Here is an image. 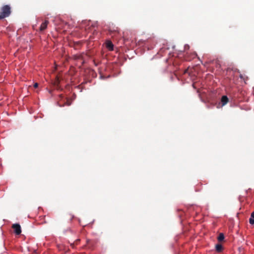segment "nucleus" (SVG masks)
<instances>
[{"label":"nucleus","instance_id":"obj_4","mask_svg":"<svg viewBox=\"0 0 254 254\" xmlns=\"http://www.w3.org/2000/svg\"><path fill=\"white\" fill-rule=\"evenodd\" d=\"M48 23L49 21L48 20H45L44 22H43L40 26V31H43L46 29L47 27Z\"/></svg>","mask_w":254,"mask_h":254},{"label":"nucleus","instance_id":"obj_2","mask_svg":"<svg viewBox=\"0 0 254 254\" xmlns=\"http://www.w3.org/2000/svg\"><path fill=\"white\" fill-rule=\"evenodd\" d=\"M12 228L14 230V233L16 235H19L21 232V227L18 224H14L12 226Z\"/></svg>","mask_w":254,"mask_h":254},{"label":"nucleus","instance_id":"obj_3","mask_svg":"<svg viewBox=\"0 0 254 254\" xmlns=\"http://www.w3.org/2000/svg\"><path fill=\"white\" fill-rule=\"evenodd\" d=\"M106 47L110 51L113 50L114 45L110 41H107L106 43Z\"/></svg>","mask_w":254,"mask_h":254},{"label":"nucleus","instance_id":"obj_7","mask_svg":"<svg viewBox=\"0 0 254 254\" xmlns=\"http://www.w3.org/2000/svg\"><path fill=\"white\" fill-rule=\"evenodd\" d=\"M239 77L241 78V80H244V82L245 84H247V81L248 80V77L247 76H243L241 74L239 75Z\"/></svg>","mask_w":254,"mask_h":254},{"label":"nucleus","instance_id":"obj_10","mask_svg":"<svg viewBox=\"0 0 254 254\" xmlns=\"http://www.w3.org/2000/svg\"><path fill=\"white\" fill-rule=\"evenodd\" d=\"M38 84L37 83H34V88H37V87H38Z\"/></svg>","mask_w":254,"mask_h":254},{"label":"nucleus","instance_id":"obj_5","mask_svg":"<svg viewBox=\"0 0 254 254\" xmlns=\"http://www.w3.org/2000/svg\"><path fill=\"white\" fill-rule=\"evenodd\" d=\"M221 101L222 106H224L225 105H226L227 103V102L228 101V99L226 96H223L221 98Z\"/></svg>","mask_w":254,"mask_h":254},{"label":"nucleus","instance_id":"obj_9","mask_svg":"<svg viewBox=\"0 0 254 254\" xmlns=\"http://www.w3.org/2000/svg\"><path fill=\"white\" fill-rule=\"evenodd\" d=\"M218 240L220 242L223 241L224 239V236L223 233H220L218 237Z\"/></svg>","mask_w":254,"mask_h":254},{"label":"nucleus","instance_id":"obj_6","mask_svg":"<svg viewBox=\"0 0 254 254\" xmlns=\"http://www.w3.org/2000/svg\"><path fill=\"white\" fill-rule=\"evenodd\" d=\"M216 250L218 252H220L223 250V247L221 244H217L215 247Z\"/></svg>","mask_w":254,"mask_h":254},{"label":"nucleus","instance_id":"obj_11","mask_svg":"<svg viewBox=\"0 0 254 254\" xmlns=\"http://www.w3.org/2000/svg\"><path fill=\"white\" fill-rule=\"evenodd\" d=\"M114 31L115 32H119V29L117 27L116 28L115 30H114Z\"/></svg>","mask_w":254,"mask_h":254},{"label":"nucleus","instance_id":"obj_1","mask_svg":"<svg viewBox=\"0 0 254 254\" xmlns=\"http://www.w3.org/2000/svg\"><path fill=\"white\" fill-rule=\"evenodd\" d=\"M11 13V7L9 5H3L0 8V20L8 17Z\"/></svg>","mask_w":254,"mask_h":254},{"label":"nucleus","instance_id":"obj_8","mask_svg":"<svg viewBox=\"0 0 254 254\" xmlns=\"http://www.w3.org/2000/svg\"><path fill=\"white\" fill-rule=\"evenodd\" d=\"M249 222L251 224H254V211L251 214V218L249 219Z\"/></svg>","mask_w":254,"mask_h":254},{"label":"nucleus","instance_id":"obj_12","mask_svg":"<svg viewBox=\"0 0 254 254\" xmlns=\"http://www.w3.org/2000/svg\"><path fill=\"white\" fill-rule=\"evenodd\" d=\"M239 253H241V251H240V249H239Z\"/></svg>","mask_w":254,"mask_h":254}]
</instances>
